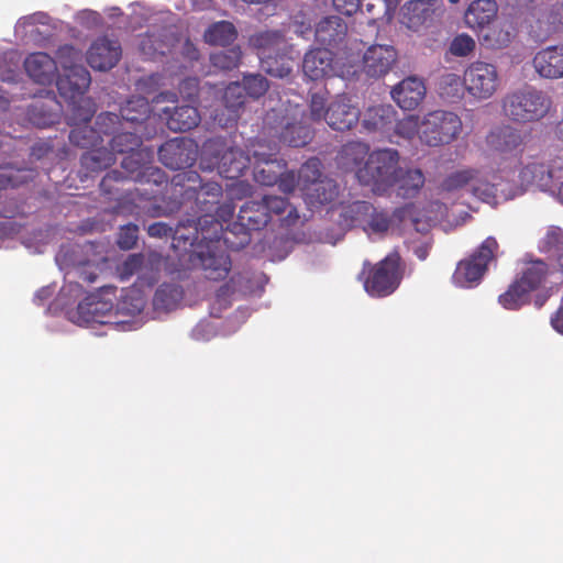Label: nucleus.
<instances>
[{
    "label": "nucleus",
    "instance_id": "obj_1",
    "mask_svg": "<svg viewBox=\"0 0 563 563\" xmlns=\"http://www.w3.org/2000/svg\"><path fill=\"white\" fill-rule=\"evenodd\" d=\"M123 157L121 167L124 173L113 169L108 172L100 181L101 192L109 199L117 201V207L124 210L125 203L140 208L139 201H150L156 198L159 190L124 189L123 184L133 180L140 184H153L156 187L167 186V176L161 168L151 165L152 153L146 150H136Z\"/></svg>",
    "mask_w": 563,
    "mask_h": 563
},
{
    "label": "nucleus",
    "instance_id": "obj_2",
    "mask_svg": "<svg viewBox=\"0 0 563 563\" xmlns=\"http://www.w3.org/2000/svg\"><path fill=\"white\" fill-rule=\"evenodd\" d=\"M223 225L218 219L206 217L200 220V229L192 230L190 246L199 241L190 254V262L201 267L205 277L210 280L224 279L231 268V260L222 247Z\"/></svg>",
    "mask_w": 563,
    "mask_h": 563
},
{
    "label": "nucleus",
    "instance_id": "obj_3",
    "mask_svg": "<svg viewBox=\"0 0 563 563\" xmlns=\"http://www.w3.org/2000/svg\"><path fill=\"white\" fill-rule=\"evenodd\" d=\"M249 245H252V255L260 256L265 252L267 243L260 232L275 218L280 227L291 228L297 224L300 217L295 207L286 198L264 195L260 201H249Z\"/></svg>",
    "mask_w": 563,
    "mask_h": 563
},
{
    "label": "nucleus",
    "instance_id": "obj_4",
    "mask_svg": "<svg viewBox=\"0 0 563 563\" xmlns=\"http://www.w3.org/2000/svg\"><path fill=\"white\" fill-rule=\"evenodd\" d=\"M399 153L395 148H382L371 152L363 167L356 172V178L363 186L371 187L374 194L383 195L395 187L400 172Z\"/></svg>",
    "mask_w": 563,
    "mask_h": 563
},
{
    "label": "nucleus",
    "instance_id": "obj_5",
    "mask_svg": "<svg viewBox=\"0 0 563 563\" xmlns=\"http://www.w3.org/2000/svg\"><path fill=\"white\" fill-rule=\"evenodd\" d=\"M552 107L548 93L532 86L509 92L503 100L505 115L516 123H529L543 119Z\"/></svg>",
    "mask_w": 563,
    "mask_h": 563
},
{
    "label": "nucleus",
    "instance_id": "obj_6",
    "mask_svg": "<svg viewBox=\"0 0 563 563\" xmlns=\"http://www.w3.org/2000/svg\"><path fill=\"white\" fill-rule=\"evenodd\" d=\"M404 273L405 267L398 252L388 254L375 265L365 262L362 272L364 289L372 297H387L399 287Z\"/></svg>",
    "mask_w": 563,
    "mask_h": 563
},
{
    "label": "nucleus",
    "instance_id": "obj_7",
    "mask_svg": "<svg viewBox=\"0 0 563 563\" xmlns=\"http://www.w3.org/2000/svg\"><path fill=\"white\" fill-rule=\"evenodd\" d=\"M188 183H199L198 189L196 186H188L187 191L194 190L196 191V203L202 213L198 217L197 220H188L190 229L195 230V227L200 229V220L206 217H211L212 219H217L212 212L218 213L219 211L223 214L232 216L233 208L231 207H219L220 199L222 198V186L217 181H207L202 183L198 173L189 170L184 174H178L173 178V183L176 186H185L184 181Z\"/></svg>",
    "mask_w": 563,
    "mask_h": 563
},
{
    "label": "nucleus",
    "instance_id": "obj_8",
    "mask_svg": "<svg viewBox=\"0 0 563 563\" xmlns=\"http://www.w3.org/2000/svg\"><path fill=\"white\" fill-rule=\"evenodd\" d=\"M202 169L217 168L220 176L230 180H238L246 169V156L240 151L227 148L218 140H208L202 147L200 157Z\"/></svg>",
    "mask_w": 563,
    "mask_h": 563
},
{
    "label": "nucleus",
    "instance_id": "obj_9",
    "mask_svg": "<svg viewBox=\"0 0 563 563\" xmlns=\"http://www.w3.org/2000/svg\"><path fill=\"white\" fill-rule=\"evenodd\" d=\"M462 132V121L457 114L445 110L427 113L420 122L419 139L428 146L452 143Z\"/></svg>",
    "mask_w": 563,
    "mask_h": 563
},
{
    "label": "nucleus",
    "instance_id": "obj_10",
    "mask_svg": "<svg viewBox=\"0 0 563 563\" xmlns=\"http://www.w3.org/2000/svg\"><path fill=\"white\" fill-rule=\"evenodd\" d=\"M352 51L353 47H349L341 59H345L349 65H355L356 73L362 70L372 78L384 77L397 62V51L391 45L374 44L363 53L362 58L361 48L357 47L356 53Z\"/></svg>",
    "mask_w": 563,
    "mask_h": 563
},
{
    "label": "nucleus",
    "instance_id": "obj_11",
    "mask_svg": "<svg viewBox=\"0 0 563 563\" xmlns=\"http://www.w3.org/2000/svg\"><path fill=\"white\" fill-rule=\"evenodd\" d=\"M498 249L495 238L488 236L482 244L467 257L460 261L452 275L453 283L462 288H472L479 284L485 275L489 262Z\"/></svg>",
    "mask_w": 563,
    "mask_h": 563
},
{
    "label": "nucleus",
    "instance_id": "obj_12",
    "mask_svg": "<svg viewBox=\"0 0 563 563\" xmlns=\"http://www.w3.org/2000/svg\"><path fill=\"white\" fill-rule=\"evenodd\" d=\"M256 48L261 68L271 76L285 78L290 75L291 66L285 54H279L285 44L284 36L279 32H264L250 40Z\"/></svg>",
    "mask_w": 563,
    "mask_h": 563
},
{
    "label": "nucleus",
    "instance_id": "obj_13",
    "mask_svg": "<svg viewBox=\"0 0 563 563\" xmlns=\"http://www.w3.org/2000/svg\"><path fill=\"white\" fill-rule=\"evenodd\" d=\"M500 86L498 68L493 63L474 60L464 70L465 91L477 100L492 98Z\"/></svg>",
    "mask_w": 563,
    "mask_h": 563
},
{
    "label": "nucleus",
    "instance_id": "obj_14",
    "mask_svg": "<svg viewBox=\"0 0 563 563\" xmlns=\"http://www.w3.org/2000/svg\"><path fill=\"white\" fill-rule=\"evenodd\" d=\"M334 63L333 53L329 48H313L306 53L302 70L310 80H320L333 76L349 77L356 75L355 65L344 59L340 67Z\"/></svg>",
    "mask_w": 563,
    "mask_h": 563
},
{
    "label": "nucleus",
    "instance_id": "obj_15",
    "mask_svg": "<svg viewBox=\"0 0 563 563\" xmlns=\"http://www.w3.org/2000/svg\"><path fill=\"white\" fill-rule=\"evenodd\" d=\"M198 156V145L189 137H174L158 148L162 164L173 170L184 169L194 165Z\"/></svg>",
    "mask_w": 563,
    "mask_h": 563
},
{
    "label": "nucleus",
    "instance_id": "obj_16",
    "mask_svg": "<svg viewBox=\"0 0 563 563\" xmlns=\"http://www.w3.org/2000/svg\"><path fill=\"white\" fill-rule=\"evenodd\" d=\"M278 148L276 144L268 145V152L257 150L249 153V164L253 166V178L263 186L276 185L280 174L286 169L287 164L284 159L277 158Z\"/></svg>",
    "mask_w": 563,
    "mask_h": 563
},
{
    "label": "nucleus",
    "instance_id": "obj_17",
    "mask_svg": "<svg viewBox=\"0 0 563 563\" xmlns=\"http://www.w3.org/2000/svg\"><path fill=\"white\" fill-rule=\"evenodd\" d=\"M562 157H555L549 163L532 161L526 164L519 172L520 185L525 188H536L540 191L547 192L552 188L556 172L555 166Z\"/></svg>",
    "mask_w": 563,
    "mask_h": 563
},
{
    "label": "nucleus",
    "instance_id": "obj_18",
    "mask_svg": "<svg viewBox=\"0 0 563 563\" xmlns=\"http://www.w3.org/2000/svg\"><path fill=\"white\" fill-rule=\"evenodd\" d=\"M122 48L117 40L106 36L97 38L87 52V62L97 70H109L120 60Z\"/></svg>",
    "mask_w": 563,
    "mask_h": 563
},
{
    "label": "nucleus",
    "instance_id": "obj_19",
    "mask_svg": "<svg viewBox=\"0 0 563 563\" xmlns=\"http://www.w3.org/2000/svg\"><path fill=\"white\" fill-rule=\"evenodd\" d=\"M91 84L88 69L82 65H75L56 79L57 90L65 100H74L86 93Z\"/></svg>",
    "mask_w": 563,
    "mask_h": 563
},
{
    "label": "nucleus",
    "instance_id": "obj_20",
    "mask_svg": "<svg viewBox=\"0 0 563 563\" xmlns=\"http://www.w3.org/2000/svg\"><path fill=\"white\" fill-rule=\"evenodd\" d=\"M360 119V110L350 103L345 96H338L325 111V121L336 131L351 130Z\"/></svg>",
    "mask_w": 563,
    "mask_h": 563
},
{
    "label": "nucleus",
    "instance_id": "obj_21",
    "mask_svg": "<svg viewBox=\"0 0 563 563\" xmlns=\"http://www.w3.org/2000/svg\"><path fill=\"white\" fill-rule=\"evenodd\" d=\"M434 0H411L401 9V23L418 32L421 27L430 26L435 16Z\"/></svg>",
    "mask_w": 563,
    "mask_h": 563
},
{
    "label": "nucleus",
    "instance_id": "obj_22",
    "mask_svg": "<svg viewBox=\"0 0 563 563\" xmlns=\"http://www.w3.org/2000/svg\"><path fill=\"white\" fill-rule=\"evenodd\" d=\"M532 66L542 78H563V45H552L538 51L532 59Z\"/></svg>",
    "mask_w": 563,
    "mask_h": 563
},
{
    "label": "nucleus",
    "instance_id": "obj_23",
    "mask_svg": "<svg viewBox=\"0 0 563 563\" xmlns=\"http://www.w3.org/2000/svg\"><path fill=\"white\" fill-rule=\"evenodd\" d=\"M27 75L37 84L49 85L57 79V62L47 53L30 54L24 60Z\"/></svg>",
    "mask_w": 563,
    "mask_h": 563
},
{
    "label": "nucleus",
    "instance_id": "obj_24",
    "mask_svg": "<svg viewBox=\"0 0 563 563\" xmlns=\"http://www.w3.org/2000/svg\"><path fill=\"white\" fill-rule=\"evenodd\" d=\"M426 96V86L421 79L408 77L395 86L391 97L406 111L415 110Z\"/></svg>",
    "mask_w": 563,
    "mask_h": 563
},
{
    "label": "nucleus",
    "instance_id": "obj_25",
    "mask_svg": "<svg viewBox=\"0 0 563 563\" xmlns=\"http://www.w3.org/2000/svg\"><path fill=\"white\" fill-rule=\"evenodd\" d=\"M522 142L520 131L507 124L495 126L486 136L487 146L503 154L516 152Z\"/></svg>",
    "mask_w": 563,
    "mask_h": 563
},
{
    "label": "nucleus",
    "instance_id": "obj_26",
    "mask_svg": "<svg viewBox=\"0 0 563 563\" xmlns=\"http://www.w3.org/2000/svg\"><path fill=\"white\" fill-rule=\"evenodd\" d=\"M397 112L391 104L369 107L363 115L362 125L367 132H389L396 122Z\"/></svg>",
    "mask_w": 563,
    "mask_h": 563
},
{
    "label": "nucleus",
    "instance_id": "obj_27",
    "mask_svg": "<svg viewBox=\"0 0 563 563\" xmlns=\"http://www.w3.org/2000/svg\"><path fill=\"white\" fill-rule=\"evenodd\" d=\"M167 128L173 132H186L198 126L201 118L196 107L189 104L176 106L163 110Z\"/></svg>",
    "mask_w": 563,
    "mask_h": 563
},
{
    "label": "nucleus",
    "instance_id": "obj_28",
    "mask_svg": "<svg viewBox=\"0 0 563 563\" xmlns=\"http://www.w3.org/2000/svg\"><path fill=\"white\" fill-rule=\"evenodd\" d=\"M224 107L228 111V118L222 120L219 114H214V120L223 128H231L238 119V111L246 102V86L239 81L231 82L224 90Z\"/></svg>",
    "mask_w": 563,
    "mask_h": 563
},
{
    "label": "nucleus",
    "instance_id": "obj_29",
    "mask_svg": "<svg viewBox=\"0 0 563 563\" xmlns=\"http://www.w3.org/2000/svg\"><path fill=\"white\" fill-rule=\"evenodd\" d=\"M347 25L340 16H325L316 26V41L324 46L334 47L346 36Z\"/></svg>",
    "mask_w": 563,
    "mask_h": 563
},
{
    "label": "nucleus",
    "instance_id": "obj_30",
    "mask_svg": "<svg viewBox=\"0 0 563 563\" xmlns=\"http://www.w3.org/2000/svg\"><path fill=\"white\" fill-rule=\"evenodd\" d=\"M62 107L55 97L35 100L27 109L30 121L38 128H47L58 122Z\"/></svg>",
    "mask_w": 563,
    "mask_h": 563
},
{
    "label": "nucleus",
    "instance_id": "obj_31",
    "mask_svg": "<svg viewBox=\"0 0 563 563\" xmlns=\"http://www.w3.org/2000/svg\"><path fill=\"white\" fill-rule=\"evenodd\" d=\"M498 5L494 0H475L464 14L465 23L473 30H483L496 18Z\"/></svg>",
    "mask_w": 563,
    "mask_h": 563
},
{
    "label": "nucleus",
    "instance_id": "obj_32",
    "mask_svg": "<svg viewBox=\"0 0 563 563\" xmlns=\"http://www.w3.org/2000/svg\"><path fill=\"white\" fill-rule=\"evenodd\" d=\"M369 154V146L366 143L360 141L347 142L341 147L336 156V163L340 168L356 173L360 167H363Z\"/></svg>",
    "mask_w": 563,
    "mask_h": 563
},
{
    "label": "nucleus",
    "instance_id": "obj_33",
    "mask_svg": "<svg viewBox=\"0 0 563 563\" xmlns=\"http://www.w3.org/2000/svg\"><path fill=\"white\" fill-rule=\"evenodd\" d=\"M301 194L310 207H318L333 202L339 196V186L333 179L324 177L322 181L312 183Z\"/></svg>",
    "mask_w": 563,
    "mask_h": 563
},
{
    "label": "nucleus",
    "instance_id": "obj_34",
    "mask_svg": "<svg viewBox=\"0 0 563 563\" xmlns=\"http://www.w3.org/2000/svg\"><path fill=\"white\" fill-rule=\"evenodd\" d=\"M274 136H276L279 142L291 146V147H301L307 145L312 140V130L301 122H287L280 131L276 128H273ZM269 134H272V129L269 130Z\"/></svg>",
    "mask_w": 563,
    "mask_h": 563
},
{
    "label": "nucleus",
    "instance_id": "obj_35",
    "mask_svg": "<svg viewBox=\"0 0 563 563\" xmlns=\"http://www.w3.org/2000/svg\"><path fill=\"white\" fill-rule=\"evenodd\" d=\"M406 214L407 209L405 207L396 208L391 213L385 210L378 211L373 207V213L364 230L369 233H386L393 225L402 222Z\"/></svg>",
    "mask_w": 563,
    "mask_h": 563
},
{
    "label": "nucleus",
    "instance_id": "obj_36",
    "mask_svg": "<svg viewBox=\"0 0 563 563\" xmlns=\"http://www.w3.org/2000/svg\"><path fill=\"white\" fill-rule=\"evenodd\" d=\"M184 298L183 288L174 283H164L155 291L153 307L156 311L175 310Z\"/></svg>",
    "mask_w": 563,
    "mask_h": 563
},
{
    "label": "nucleus",
    "instance_id": "obj_37",
    "mask_svg": "<svg viewBox=\"0 0 563 563\" xmlns=\"http://www.w3.org/2000/svg\"><path fill=\"white\" fill-rule=\"evenodd\" d=\"M424 175L419 168H410L404 170L400 167L397 174V195L401 198L409 199L416 197L424 185Z\"/></svg>",
    "mask_w": 563,
    "mask_h": 563
},
{
    "label": "nucleus",
    "instance_id": "obj_38",
    "mask_svg": "<svg viewBox=\"0 0 563 563\" xmlns=\"http://www.w3.org/2000/svg\"><path fill=\"white\" fill-rule=\"evenodd\" d=\"M539 250L541 253L554 257L560 272L563 274V229L555 225L549 227L539 241Z\"/></svg>",
    "mask_w": 563,
    "mask_h": 563
},
{
    "label": "nucleus",
    "instance_id": "obj_39",
    "mask_svg": "<svg viewBox=\"0 0 563 563\" xmlns=\"http://www.w3.org/2000/svg\"><path fill=\"white\" fill-rule=\"evenodd\" d=\"M114 152L99 145L89 148L80 157V164L88 173L101 172L114 164Z\"/></svg>",
    "mask_w": 563,
    "mask_h": 563
},
{
    "label": "nucleus",
    "instance_id": "obj_40",
    "mask_svg": "<svg viewBox=\"0 0 563 563\" xmlns=\"http://www.w3.org/2000/svg\"><path fill=\"white\" fill-rule=\"evenodd\" d=\"M515 35L511 23L503 22L488 27L483 35V41L488 48L501 49L510 45Z\"/></svg>",
    "mask_w": 563,
    "mask_h": 563
},
{
    "label": "nucleus",
    "instance_id": "obj_41",
    "mask_svg": "<svg viewBox=\"0 0 563 563\" xmlns=\"http://www.w3.org/2000/svg\"><path fill=\"white\" fill-rule=\"evenodd\" d=\"M70 107V114L67 123L71 125H88L96 112V106L90 98L85 95L74 99L65 100Z\"/></svg>",
    "mask_w": 563,
    "mask_h": 563
},
{
    "label": "nucleus",
    "instance_id": "obj_42",
    "mask_svg": "<svg viewBox=\"0 0 563 563\" xmlns=\"http://www.w3.org/2000/svg\"><path fill=\"white\" fill-rule=\"evenodd\" d=\"M112 305L107 301L97 300L95 295L88 296L78 303L77 312L84 322H104L101 320L107 312H110Z\"/></svg>",
    "mask_w": 563,
    "mask_h": 563
},
{
    "label": "nucleus",
    "instance_id": "obj_43",
    "mask_svg": "<svg viewBox=\"0 0 563 563\" xmlns=\"http://www.w3.org/2000/svg\"><path fill=\"white\" fill-rule=\"evenodd\" d=\"M549 266L542 260H537L527 265L522 271L521 277L517 280L529 292L538 289L547 279Z\"/></svg>",
    "mask_w": 563,
    "mask_h": 563
},
{
    "label": "nucleus",
    "instance_id": "obj_44",
    "mask_svg": "<svg viewBox=\"0 0 563 563\" xmlns=\"http://www.w3.org/2000/svg\"><path fill=\"white\" fill-rule=\"evenodd\" d=\"M235 26L229 21H219L211 24L205 32L203 37L208 44L227 46L236 38Z\"/></svg>",
    "mask_w": 563,
    "mask_h": 563
},
{
    "label": "nucleus",
    "instance_id": "obj_45",
    "mask_svg": "<svg viewBox=\"0 0 563 563\" xmlns=\"http://www.w3.org/2000/svg\"><path fill=\"white\" fill-rule=\"evenodd\" d=\"M150 115V104L145 98H136L129 100L123 107L120 109V119L125 123L140 125L142 124Z\"/></svg>",
    "mask_w": 563,
    "mask_h": 563
},
{
    "label": "nucleus",
    "instance_id": "obj_46",
    "mask_svg": "<svg viewBox=\"0 0 563 563\" xmlns=\"http://www.w3.org/2000/svg\"><path fill=\"white\" fill-rule=\"evenodd\" d=\"M438 89L443 99L454 102L455 100L461 99L465 91L464 77L461 78L454 73H446L441 76Z\"/></svg>",
    "mask_w": 563,
    "mask_h": 563
},
{
    "label": "nucleus",
    "instance_id": "obj_47",
    "mask_svg": "<svg viewBox=\"0 0 563 563\" xmlns=\"http://www.w3.org/2000/svg\"><path fill=\"white\" fill-rule=\"evenodd\" d=\"M69 141L75 146L81 148H91L102 144V136L89 125H71Z\"/></svg>",
    "mask_w": 563,
    "mask_h": 563
},
{
    "label": "nucleus",
    "instance_id": "obj_48",
    "mask_svg": "<svg viewBox=\"0 0 563 563\" xmlns=\"http://www.w3.org/2000/svg\"><path fill=\"white\" fill-rule=\"evenodd\" d=\"M373 207L368 201H353L343 209L342 217L351 225H362L364 228L373 213Z\"/></svg>",
    "mask_w": 563,
    "mask_h": 563
},
{
    "label": "nucleus",
    "instance_id": "obj_49",
    "mask_svg": "<svg viewBox=\"0 0 563 563\" xmlns=\"http://www.w3.org/2000/svg\"><path fill=\"white\" fill-rule=\"evenodd\" d=\"M109 144L114 153L123 154L140 150L142 139L137 134L136 128H134L133 131L119 130L117 134L112 136Z\"/></svg>",
    "mask_w": 563,
    "mask_h": 563
},
{
    "label": "nucleus",
    "instance_id": "obj_50",
    "mask_svg": "<svg viewBox=\"0 0 563 563\" xmlns=\"http://www.w3.org/2000/svg\"><path fill=\"white\" fill-rule=\"evenodd\" d=\"M477 177V169L475 168H465L455 170L449 174L441 183V190L443 191H456L465 187H470L472 181Z\"/></svg>",
    "mask_w": 563,
    "mask_h": 563
},
{
    "label": "nucleus",
    "instance_id": "obj_51",
    "mask_svg": "<svg viewBox=\"0 0 563 563\" xmlns=\"http://www.w3.org/2000/svg\"><path fill=\"white\" fill-rule=\"evenodd\" d=\"M322 163L318 157L309 158L298 172V188L305 191L307 187L312 186V183L322 181Z\"/></svg>",
    "mask_w": 563,
    "mask_h": 563
},
{
    "label": "nucleus",
    "instance_id": "obj_52",
    "mask_svg": "<svg viewBox=\"0 0 563 563\" xmlns=\"http://www.w3.org/2000/svg\"><path fill=\"white\" fill-rule=\"evenodd\" d=\"M529 291L516 279L498 298L499 303L509 310L519 309L528 302Z\"/></svg>",
    "mask_w": 563,
    "mask_h": 563
},
{
    "label": "nucleus",
    "instance_id": "obj_53",
    "mask_svg": "<svg viewBox=\"0 0 563 563\" xmlns=\"http://www.w3.org/2000/svg\"><path fill=\"white\" fill-rule=\"evenodd\" d=\"M189 223L190 222H188V221H187V224L181 222V223H179L178 228H176L174 230L170 225H168L165 222H154L148 225L147 234L152 238H158V239L173 236L174 241H178V242L183 241L184 244H187V243L190 244V241H192V234L185 235V234L180 233L181 228H190Z\"/></svg>",
    "mask_w": 563,
    "mask_h": 563
},
{
    "label": "nucleus",
    "instance_id": "obj_54",
    "mask_svg": "<svg viewBox=\"0 0 563 563\" xmlns=\"http://www.w3.org/2000/svg\"><path fill=\"white\" fill-rule=\"evenodd\" d=\"M145 308V300L141 292L131 290L121 296L117 303V311L125 316L134 317L143 311Z\"/></svg>",
    "mask_w": 563,
    "mask_h": 563
},
{
    "label": "nucleus",
    "instance_id": "obj_55",
    "mask_svg": "<svg viewBox=\"0 0 563 563\" xmlns=\"http://www.w3.org/2000/svg\"><path fill=\"white\" fill-rule=\"evenodd\" d=\"M95 130L100 136L102 135H115L117 132L123 129V122L120 117L113 112L100 113L95 123Z\"/></svg>",
    "mask_w": 563,
    "mask_h": 563
},
{
    "label": "nucleus",
    "instance_id": "obj_56",
    "mask_svg": "<svg viewBox=\"0 0 563 563\" xmlns=\"http://www.w3.org/2000/svg\"><path fill=\"white\" fill-rule=\"evenodd\" d=\"M242 53L238 48L221 51L211 55V64L222 70L236 68L241 62Z\"/></svg>",
    "mask_w": 563,
    "mask_h": 563
},
{
    "label": "nucleus",
    "instance_id": "obj_57",
    "mask_svg": "<svg viewBox=\"0 0 563 563\" xmlns=\"http://www.w3.org/2000/svg\"><path fill=\"white\" fill-rule=\"evenodd\" d=\"M471 192L474 197L484 202H490L496 198V186L483 177V173L477 169V177L472 181Z\"/></svg>",
    "mask_w": 563,
    "mask_h": 563
},
{
    "label": "nucleus",
    "instance_id": "obj_58",
    "mask_svg": "<svg viewBox=\"0 0 563 563\" xmlns=\"http://www.w3.org/2000/svg\"><path fill=\"white\" fill-rule=\"evenodd\" d=\"M393 129L398 136L411 140L416 134L419 135L420 123L418 117L408 115L401 120L396 119Z\"/></svg>",
    "mask_w": 563,
    "mask_h": 563
},
{
    "label": "nucleus",
    "instance_id": "obj_59",
    "mask_svg": "<svg viewBox=\"0 0 563 563\" xmlns=\"http://www.w3.org/2000/svg\"><path fill=\"white\" fill-rule=\"evenodd\" d=\"M27 181L26 170L3 168L0 170V189L16 188Z\"/></svg>",
    "mask_w": 563,
    "mask_h": 563
},
{
    "label": "nucleus",
    "instance_id": "obj_60",
    "mask_svg": "<svg viewBox=\"0 0 563 563\" xmlns=\"http://www.w3.org/2000/svg\"><path fill=\"white\" fill-rule=\"evenodd\" d=\"M476 43L468 34L455 36L450 44V53L457 57L468 56L474 52Z\"/></svg>",
    "mask_w": 563,
    "mask_h": 563
},
{
    "label": "nucleus",
    "instance_id": "obj_61",
    "mask_svg": "<svg viewBox=\"0 0 563 563\" xmlns=\"http://www.w3.org/2000/svg\"><path fill=\"white\" fill-rule=\"evenodd\" d=\"M144 255L141 253L130 254L124 262L118 267L121 279H129L137 274L144 264Z\"/></svg>",
    "mask_w": 563,
    "mask_h": 563
},
{
    "label": "nucleus",
    "instance_id": "obj_62",
    "mask_svg": "<svg viewBox=\"0 0 563 563\" xmlns=\"http://www.w3.org/2000/svg\"><path fill=\"white\" fill-rule=\"evenodd\" d=\"M81 59L79 51H77L73 45L65 44L59 46L56 51V62L60 65L63 70H66L75 65H78L77 62Z\"/></svg>",
    "mask_w": 563,
    "mask_h": 563
},
{
    "label": "nucleus",
    "instance_id": "obj_63",
    "mask_svg": "<svg viewBox=\"0 0 563 563\" xmlns=\"http://www.w3.org/2000/svg\"><path fill=\"white\" fill-rule=\"evenodd\" d=\"M139 239V227L129 223L120 228L117 243L122 250H131L136 245Z\"/></svg>",
    "mask_w": 563,
    "mask_h": 563
},
{
    "label": "nucleus",
    "instance_id": "obj_64",
    "mask_svg": "<svg viewBox=\"0 0 563 563\" xmlns=\"http://www.w3.org/2000/svg\"><path fill=\"white\" fill-rule=\"evenodd\" d=\"M327 98L324 95L316 92L311 95L309 109L310 117L313 121L320 122L321 120H325V111H327Z\"/></svg>",
    "mask_w": 563,
    "mask_h": 563
}]
</instances>
